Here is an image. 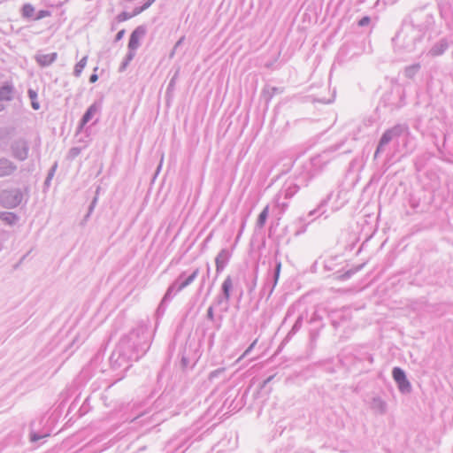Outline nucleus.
Masks as SVG:
<instances>
[{
    "label": "nucleus",
    "mask_w": 453,
    "mask_h": 453,
    "mask_svg": "<svg viewBox=\"0 0 453 453\" xmlns=\"http://www.w3.org/2000/svg\"><path fill=\"white\" fill-rule=\"evenodd\" d=\"M151 334L148 326L141 324L123 336L112 352L110 361L112 368L124 365L130 367L131 362L138 361L150 349Z\"/></svg>",
    "instance_id": "obj_1"
},
{
    "label": "nucleus",
    "mask_w": 453,
    "mask_h": 453,
    "mask_svg": "<svg viewBox=\"0 0 453 453\" xmlns=\"http://www.w3.org/2000/svg\"><path fill=\"white\" fill-rule=\"evenodd\" d=\"M313 177L314 173L310 170L300 173L297 177L298 183L286 184L279 192L278 196L291 199L299 191L301 187H308Z\"/></svg>",
    "instance_id": "obj_2"
},
{
    "label": "nucleus",
    "mask_w": 453,
    "mask_h": 453,
    "mask_svg": "<svg viewBox=\"0 0 453 453\" xmlns=\"http://www.w3.org/2000/svg\"><path fill=\"white\" fill-rule=\"evenodd\" d=\"M332 198V193L323 199L314 210L311 211L307 215L301 216L296 220V224L300 225V228L296 230V235L303 234L306 231V226L314 220V216H321L325 213V207Z\"/></svg>",
    "instance_id": "obj_3"
},
{
    "label": "nucleus",
    "mask_w": 453,
    "mask_h": 453,
    "mask_svg": "<svg viewBox=\"0 0 453 453\" xmlns=\"http://www.w3.org/2000/svg\"><path fill=\"white\" fill-rule=\"evenodd\" d=\"M332 198V193L323 199L314 210L311 211L307 215L301 216L296 220V224L300 225V228L296 230V235L303 234L306 231V226L314 220V216H321L325 213V207Z\"/></svg>",
    "instance_id": "obj_4"
},
{
    "label": "nucleus",
    "mask_w": 453,
    "mask_h": 453,
    "mask_svg": "<svg viewBox=\"0 0 453 453\" xmlns=\"http://www.w3.org/2000/svg\"><path fill=\"white\" fill-rule=\"evenodd\" d=\"M198 274L199 268H196L188 276H186V272L180 273V275L167 288V297L165 299H168L171 295H176L189 286L191 283H193V281L197 278Z\"/></svg>",
    "instance_id": "obj_5"
},
{
    "label": "nucleus",
    "mask_w": 453,
    "mask_h": 453,
    "mask_svg": "<svg viewBox=\"0 0 453 453\" xmlns=\"http://www.w3.org/2000/svg\"><path fill=\"white\" fill-rule=\"evenodd\" d=\"M23 199V193L19 188L3 190L0 193V203L7 209L18 207Z\"/></svg>",
    "instance_id": "obj_6"
},
{
    "label": "nucleus",
    "mask_w": 453,
    "mask_h": 453,
    "mask_svg": "<svg viewBox=\"0 0 453 453\" xmlns=\"http://www.w3.org/2000/svg\"><path fill=\"white\" fill-rule=\"evenodd\" d=\"M29 149L28 141L21 137L13 140L10 145L12 156L19 161H25L28 157Z\"/></svg>",
    "instance_id": "obj_7"
},
{
    "label": "nucleus",
    "mask_w": 453,
    "mask_h": 453,
    "mask_svg": "<svg viewBox=\"0 0 453 453\" xmlns=\"http://www.w3.org/2000/svg\"><path fill=\"white\" fill-rule=\"evenodd\" d=\"M392 377L402 394L405 395L411 392V384L407 379L405 372L401 367L395 366L393 368Z\"/></svg>",
    "instance_id": "obj_8"
},
{
    "label": "nucleus",
    "mask_w": 453,
    "mask_h": 453,
    "mask_svg": "<svg viewBox=\"0 0 453 453\" xmlns=\"http://www.w3.org/2000/svg\"><path fill=\"white\" fill-rule=\"evenodd\" d=\"M103 105V98H99L96 100L85 111L83 116L81 117L80 123L77 127V133L81 132L85 126L92 119L94 115L99 112L102 109Z\"/></svg>",
    "instance_id": "obj_9"
},
{
    "label": "nucleus",
    "mask_w": 453,
    "mask_h": 453,
    "mask_svg": "<svg viewBox=\"0 0 453 453\" xmlns=\"http://www.w3.org/2000/svg\"><path fill=\"white\" fill-rule=\"evenodd\" d=\"M147 28L144 25L138 26L130 35L128 50H136L140 46V40L145 36Z\"/></svg>",
    "instance_id": "obj_10"
},
{
    "label": "nucleus",
    "mask_w": 453,
    "mask_h": 453,
    "mask_svg": "<svg viewBox=\"0 0 453 453\" xmlns=\"http://www.w3.org/2000/svg\"><path fill=\"white\" fill-rule=\"evenodd\" d=\"M278 253H279V250H276L275 256H274L273 271L272 274L267 276L268 278H271V280H272V285L270 287V290H269L267 298H270V296L273 293V290H274L275 287L277 286V283H278V280L280 278V271H281V261L277 258Z\"/></svg>",
    "instance_id": "obj_11"
},
{
    "label": "nucleus",
    "mask_w": 453,
    "mask_h": 453,
    "mask_svg": "<svg viewBox=\"0 0 453 453\" xmlns=\"http://www.w3.org/2000/svg\"><path fill=\"white\" fill-rule=\"evenodd\" d=\"M231 256V252L227 249H222L219 252L215 258L217 274H219L225 269L230 260Z\"/></svg>",
    "instance_id": "obj_12"
},
{
    "label": "nucleus",
    "mask_w": 453,
    "mask_h": 453,
    "mask_svg": "<svg viewBox=\"0 0 453 453\" xmlns=\"http://www.w3.org/2000/svg\"><path fill=\"white\" fill-rule=\"evenodd\" d=\"M18 169L15 163L6 157L0 158V178L11 176Z\"/></svg>",
    "instance_id": "obj_13"
},
{
    "label": "nucleus",
    "mask_w": 453,
    "mask_h": 453,
    "mask_svg": "<svg viewBox=\"0 0 453 453\" xmlns=\"http://www.w3.org/2000/svg\"><path fill=\"white\" fill-rule=\"evenodd\" d=\"M389 134L392 135V138L397 140L399 137L403 135H409L410 128L409 126L405 123L403 124H396L391 128L387 129Z\"/></svg>",
    "instance_id": "obj_14"
},
{
    "label": "nucleus",
    "mask_w": 453,
    "mask_h": 453,
    "mask_svg": "<svg viewBox=\"0 0 453 453\" xmlns=\"http://www.w3.org/2000/svg\"><path fill=\"white\" fill-rule=\"evenodd\" d=\"M304 318L305 316L303 313L297 317L292 328L289 330L288 334L283 339L281 345L287 344L292 339V337L301 329L303 324Z\"/></svg>",
    "instance_id": "obj_15"
},
{
    "label": "nucleus",
    "mask_w": 453,
    "mask_h": 453,
    "mask_svg": "<svg viewBox=\"0 0 453 453\" xmlns=\"http://www.w3.org/2000/svg\"><path fill=\"white\" fill-rule=\"evenodd\" d=\"M13 87H0V111L4 109V104L13 98Z\"/></svg>",
    "instance_id": "obj_16"
},
{
    "label": "nucleus",
    "mask_w": 453,
    "mask_h": 453,
    "mask_svg": "<svg viewBox=\"0 0 453 453\" xmlns=\"http://www.w3.org/2000/svg\"><path fill=\"white\" fill-rule=\"evenodd\" d=\"M392 141H394V139L392 138V135L389 134V132L388 130H386L382 134V135L378 142L376 150L374 152V158H376L381 152H383L385 146L388 145Z\"/></svg>",
    "instance_id": "obj_17"
},
{
    "label": "nucleus",
    "mask_w": 453,
    "mask_h": 453,
    "mask_svg": "<svg viewBox=\"0 0 453 453\" xmlns=\"http://www.w3.org/2000/svg\"><path fill=\"white\" fill-rule=\"evenodd\" d=\"M449 44L446 39H441L436 42L429 50L428 54L432 57L442 55L448 49Z\"/></svg>",
    "instance_id": "obj_18"
},
{
    "label": "nucleus",
    "mask_w": 453,
    "mask_h": 453,
    "mask_svg": "<svg viewBox=\"0 0 453 453\" xmlns=\"http://www.w3.org/2000/svg\"><path fill=\"white\" fill-rule=\"evenodd\" d=\"M371 408L375 413L383 415L387 411V403L380 397L376 396L372 400Z\"/></svg>",
    "instance_id": "obj_19"
},
{
    "label": "nucleus",
    "mask_w": 453,
    "mask_h": 453,
    "mask_svg": "<svg viewBox=\"0 0 453 453\" xmlns=\"http://www.w3.org/2000/svg\"><path fill=\"white\" fill-rule=\"evenodd\" d=\"M364 266H365V264H362V265H357V266L346 271L344 273H336L334 274V279L341 280V281L347 280L350 279L355 273H357V272L362 270Z\"/></svg>",
    "instance_id": "obj_20"
},
{
    "label": "nucleus",
    "mask_w": 453,
    "mask_h": 453,
    "mask_svg": "<svg viewBox=\"0 0 453 453\" xmlns=\"http://www.w3.org/2000/svg\"><path fill=\"white\" fill-rule=\"evenodd\" d=\"M326 90L328 92V96L317 95L314 96L313 101L322 103V104H331L334 101L336 96V89H330V87H325Z\"/></svg>",
    "instance_id": "obj_21"
},
{
    "label": "nucleus",
    "mask_w": 453,
    "mask_h": 453,
    "mask_svg": "<svg viewBox=\"0 0 453 453\" xmlns=\"http://www.w3.org/2000/svg\"><path fill=\"white\" fill-rule=\"evenodd\" d=\"M57 57L58 54L56 52H52L50 54H42L36 56V61L42 66H48L57 59Z\"/></svg>",
    "instance_id": "obj_22"
},
{
    "label": "nucleus",
    "mask_w": 453,
    "mask_h": 453,
    "mask_svg": "<svg viewBox=\"0 0 453 453\" xmlns=\"http://www.w3.org/2000/svg\"><path fill=\"white\" fill-rule=\"evenodd\" d=\"M0 219L6 225L14 226L19 221V217L14 212L0 211Z\"/></svg>",
    "instance_id": "obj_23"
},
{
    "label": "nucleus",
    "mask_w": 453,
    "mask_h": 453,
    "mask_svg": "<svg viewBox=\"0 0 453 453\" xmlns=\"http://www.w3.org/2000/svg\"><path fill=\"white\" fill-rule=\"evenodd\" d=\"M233 288V280H232V278L231 276H227L222 285H221V288H220V295L223 296V297L225 298H229L231 297V290Z\"/></svg>",
    "instance_id": "obj_24"
},
{
    "label": "nucleus",
    "mask_w": 453,
    "mask_h": 453,
    "mask_svg": "<svg viewBox=\"0 0 453 453\" xmlns=\"http://www.w3.org/2000/svg\"><path fill=\"white\" fill-rule=\"evenodd\" d=\"M396 95L398 97H399V100L397 102H395V101H391L389 98L388 99L389 101V104L392 105V106H395V107H402L403 104H404V102H403V99H404V91L403 89L400 88V87H396L395 89H391V92H390V96L392 95Z\"/></svg>",
    "instance_id": "obj_25"
},
{
    "label": "nucleus",
    "mask_w": 453,
    "mask_h": 453,
    "mask_svg": "<svg viewBox=\"0 0 453 453\" xmlns=\"http://www.w3.org/2000/svg\"><path fill=\"white\" fill-rule=\"evenodd\" d=\"M277 92H282V90L279 87H264L260 96L267 104Z\"/></svg>",
    "instance_id": "obj_26"
},
{
    "label": "nucleus",
    "mask_w": 453,
    "mask_h": 453,
    "mask_svg": "<svg viewBox=\"0 0 453 453\" xmlns=\"http://www.w3.org/2000/svg\"><path fill=\"white\" fill-rule=\"evenodd\" d=\"M269 214V206L266 205L259 213L256 226L257 228H263L265 225Z\"/></svg>",
    "instance_id": "obj_27"
},
{
    "label": "nucleus",
    "mask_w": 453,
    "mask_h": 453,
    "mask_svg": "<svg viewBox=\"0 0 453 453\" xmlns=\"http://www.w3.org/2000/svg\"><path fill=\"white\" fill-rule=\"evenodd\" d=\"M229 301L230 299L229 298H225L223 297L222 295H218L215 299H214V304L217 305V306H221V311L223 312H226L228 310V307H229Z\"/></svg>",
    "instance_id": "obj_28"
},
{
    "label": "nucleus",
    "mask_w": 453,
    "mask_h": 453,
    "mask_svg": "<svg viewBox=\"0 0 453 453\" xmlns=\"http://www.w3.org/2000/svg\"><path fill=\"white\" fill-rule=\"evenodd\" d=\"M166 297H167V291H165V293L157 309V314L158 316H162L165 313V311L166 310L167 303L173 299V296L171 295L168 299H165Z\"/></svg>",
    "instance_id": "obj_29"
},
{
    "label": "nucleus",
    "mask_w": 453,
    "mask_h": 453,
    "mask_svg": "<svg viewBox=\"0 0 453 453\" xmlns=\"http://www.w3.org/2000/svg\"><path fill=\"white\" fill-rule=\"evenodd\" d=\"M419 69H420V65L419 64L411 65L407 66L405 68L404 74H405L406 77L411 79V78H413L418 73Z\"/></svg>",
    "instance_id": "obj_30"
},
{
    "label": "nucleus",
    "mask_w": 453,
    "mask_h": 453,
    "mask_svg": "<svg viewBox=\"0 0 453 453\" xmlns=\"http://www.w3.org/2000/svg\"><path fill=\"white\" fill-rule=\"evenodd\" d=\"M28 96L31 100V106L34 110L40 109V104L37 101V91L32 88L28 89Z\"/></svg>",
    "instance_id": "obj_31"
},
{
    "label": "nucleus",
    "mask_w": 453,
    "mask_h": 453,
    "mask_svg": "<svg viewBox=\"0 0 453 453\" xmlns=\"http://www.w3.org/2000/svg\"><path fill=\"white\" fill-rule=\"evenodd\" d=\"M337 257H330L329 258L324 261V269L325 271H333L336 266Z\"/></svg>",
    "instance_id": "obj_32"
},
{
    "label": "nucleus",
    "mask_w": 453,
    "mask_h": 453,
    "mask_svg": "<svg viewBox=\"0 0 453 453\" xmlns=\"http://www.w3.org/2000/svg\"><path fill=\"white\" fill-rule=\"evenodd\" d=\"M414 34H417L415 27L411 25L407 26L399 32V34L397 35V38H405V36L411 35Z\"/></svg>",
    "instance_id": "obj_33"
},
{
    "label": "nucleus",
    "mask_w": 453,
    "mask_h": 453,
    "mask_svg": "<svg viewBox=\"0 0 453 453\" xmlns=\"http://www.w3.org/2000/svg\"><path fill=\"white\" fill-rule=\"evenodd\" d=\"M87 57H83L76 65L74 67L73 74L75 76H80L82 70L84 69L86 64H87Z\"/></svg>",
    "instance_id": "obj_34"
},
{
    "label": "nucleus",
    "mask_w": 453,
    "mask_h": 453,
    "mask_svg": "<svg viewBox=\"0 0 453 453\" xmlns=\"http://www.w3.org/2000/svg\"><path fill=\"white\" fill-rule=\"evenodd\" d=\"M35 13V8L30 4H26L22 7V15L25 18H32Z\"/></svg>",
    "instance_id": "obj_35"
},
{
    "label": "nucleus",
    "mask_w": 453,
    "mask_h": 453,
    "mask_svg": "<svg viewBox=\"0 0 453 453\" xmlns=\"http://www.w3.org/2000/svg\"><path fill=\"white\" fill-rule=\"evenodd\" d=\"M135 56V51L134 50H128V52L124 59V61L122 62L121 65H120V70H124L127 68V66L128 65V64L130 63V61L133 60V58H134Z\"/></svg>",
    "instance_id": "obj_36"
},
{
    "label": "nucleus",
    "mask_w": 453,
    "mask_h": 453,
    "mask_svg": "<svg viewBox=\"0 0 453 453\" xmlns=\"http://www.w3.org/2000/svg\"><path fill=\"white\" fill-rule=\"evenodd\" d=\"M50 434L48 433H39V432H35V431H32L30 433V441L32 442H37L39 441L41 439H43V438H46L48 437Z\"/></svg>",
    "instance_id": "obj_37"
},
{
    "label": "nucleus",
    "mask_w": 453,
    "mask_h": 453,
    "mask_svg": "<svg viewBox=\"0 0 453 453\" xmlns=\"http://www.w3.org/2000/svg\"><path fill=\"white\" fill-rule=\"evenodd\" d=\"M271 285H272V280H271V278L267 277V279L261 289V292H260L261 296H264L265 295H266V297L268 296V293H269Z\"/></svg>",
    "instance_id": "obj_38"
},
{
    "label": "nucleus",
    "mask_w": 453,
    "mask_h": 453,
    "mask_svg": "<svg viewBox=\"0 0 453 453\" xmlns=\"http://www.w3.org/2000/svg\"><path fill=\"white\" fill-rule=\"evenodd\" d=\"M190 359L185 355V353L182 354L181 359H180V365L182 369H186L189 366Z\"/></svg>",
    "instance_id": "obj_39"
},
{
    "label": "nucleus",
    "mask_w": 453,
    "mask_h": 453,
    "mask_svg": "<svg viewBox=\"0 0 453 453\" xmlns=\"http://www.w3.org/2000/svg\"><path fill=\"white\" fill-rule=\"evenodd\" d=\"M132 17H133L132 14L126 12H122L121 13H119L118 15L117 19L119 22H122V21L131 19Z\"/></svg>",
    "instance_id": "obj_40"
},
{
    "label": "nucleus",
    "mask_w": 453,
    "mask_h": 453,
    "mask_svg": "<svg viewBox=\"0 0 453 453\" xmlns=\"http://www.w3.org/2000/svg\"><path fill=\"white\" fill-rule=\"evenodd\" d=\"M80 153H81V149L77 148V147H73V148L70 149V150H69V157L72 158H74L77 156H79Z\"/></svg>",
    "instance_id": "obj_41"
},
{
    "label": "nucleus",
    "mask_w": 453,
    "mask_h": 453,
    "mask_svg": "<svg viewBox=\"0 0 453 453\" xmlns=\"http://www.w3.org/2000/svg\"><path fill=\"white\" fill-rule=\"evenodd\" d=\"M58 168V163L55 162L54 165L50 168L49 172H48V174H47V177L48 179H52L55 173H56V170Z\"/></svg>",
    "instance_id": "obj_42"
},
{
    "label": "nucleus",
    "mask_w": 453,
    "mask_h": 453,
    "mask_svg": "<svg viewBox=\"0 0 453 453\" xmlns=\"http://www.w3.org/2000/svg\"><path fill=\"white\" fill-rule=\"evenodd\" d=\"M206 318H207V319H209L211 321L214 320V309H213L212 305H211L207 309Z\"/></svg>",
    "instance_id": "obj_43"
},
{
    "label": "nucleus",
    "mask_w": 453,
    "mask_h": 453,
    "mask_svg": "<svg viewBox=\"0 0 453 453\" xmlns=\"http://www.w3.org/2000/svg\"><path fill=\"white\" fill-rule=\"evenodd\" d=\"M370 17L365 16L358 21V26L365 27L370 23Z\"/></svg>",
    "instance_id": "obj_44"
},
{
    "label": "nucleus",
    "mask_w": 453,
    "mask_h": 453,
    "mask_svg": "<svg viewBox=\"0 0 453 453\" xmlns=\"http://www.w3.org/2000/svg\"><path fill=\"white\" fill-rule=\"evenodd\" d=\"M257 342V339H256L247 349L246 350L243 352L242 354V357H246L249 355V353L254 349V347L256 346Z\"/></svg>",
    "instance_id": "obj_45"
},
{
    "label": "nucleus",
    "mask_w": 453,
    "mask_h": 453,
    "mask_svg": "<svg viewBox=\"0 0 453 453\" xmlns=\"http://www.w3.org/2000/svg\"><path fill=\"white\" fill-rule=\"evenodd\" d=\"M295 312V308L294 306H290L288 307L287 312H286V316L284 318V320H283V323H285V321L289 318L291 317Z\"/></svg>",
    "instance_id": "obj_46"
},
{
    "label": "nucleus",
    "mask_w": 453,
    "mask_h": 453,
    "mask_svg": "<svg viewBox=\"0 0 453 453\" xmlns=\"http://www.w3.org/2000/svg\"><path fill=\"white\" fill-rule=\"evenodd\" d=\"M274 378V375H272V376H269L268 378H266L260 385L259 388L260 389H263L264 388H265V386L270 383L273 379Z\"/></svg>",
    "instance_id": "obj_47"
},
{
    "label": "nucleus",
    "mask_w": 453,
    "mask_h": 453,
    "mask_svg": "<svg viewBox=\"0 0 453 453\" xmlns=\"http://www.w3.org/2000/svg\"><path fill=\"white\" fill-rule=\"evenodd\" d=\"M144 11H145V9L143 8V6H142H142H138V7H135V8L134 9L133 13H131V14H132V15H133V17H134V16H136V15H138V14L142 13V12H144Z\"/></svg>",
    "instance_id": "obj_48"
},
{
    "label": "nucleus",
    "mask_w": 453,
    "mask_h": 453,
    "mask_svg": "<svg viewBox=\"0 0 453 453\" xmlns=\"http://www.w3.org/2000/svg\"><path fill=\"white\" fill-rule=\"evenodd\" d=\"M124 35H125V29L119 31L115 36V42L120 41L123 38Z\"/></svg>",
    "instance_id": "obj_49"
},
{
    "label": "nucleus",
    "mask_w": 453,
    "mask_h": 453,
    "mask_svg": "<svg viewBox=\"0 0 453 453\" xmlns=\"http://www.w3.org/2000/svg\"><path fill=\"white\" fill-rule=\"evenodd\" d=\"M419 39H420V35H415V36L412 38V42H411V43H410V42H407V45H406V46H407V47H413V46H415L416 42H417L418 40H419Z\"/></svg>",
    "instance_id": "obj_50"
},
{
    "label": "nucleus",
    "mask_w": 453,
    "mask_h": 453,
    "mask_svg": "<svg viewBox=\"0 0 453 453\" xmlns=\"http://www.w3.org/2000/svg\"><path fill=\"white\" fill-rule=\"evenodd\" d=\"M96 202H97V197L95 196L88 207V214L91 213V211L94 210Z\"/></svg>",
    "instance_id": "obj_51"
},
{
    "label": "nucleus",
    "mask_w": 453,
    "mask_h": 453,
    "mask_svg": "<svg viewBox=\"0 0 453 453\" xmlns=\"http://www.w3.org/2000/svg\"><path fill=\"white\" fill-rule=\"evenodd\" d=\"M155 1H156V0H147V1L142 4L143 8H144L145 10H147L148 8H150V7L151 6V4H154V3H155Z\"/></svg>",
    "instance_id": "obj_52"
},
{
    "label": "nucleus",
    "mask_w": 453,
    "mask_h": 453,
    "mask_svg": "<svg viewBox=\"0 0 453 453\" xmlns=\"http://www.w3.org/2000/svg\"><path fill=\"white\" fill-rule=\"evenodd\" d=\"M98 79V76L96 73H92L89 77V82L90 83H95Z\"/></svg>",
    "instance_id": "obj_53"
},
{
    "label": "nucleus",
    "mask_w": 453,
    "mask_h": 453,
    "mask_svg": "<svg viewBox=\"0 0 453 453\" xmlns=\"http://www.w3.org/2000/svg\"><path fill=\"white\" fill-rule=\"evenodd\" d=\"M221 372V370L218 369V370H215V371H212L211 373H210V376L209 378L210 379H212L216 376H218V374Z\"/></svg>",
    "instance_id": "obj_54"
},
{
    "label": "nucleus",
    "mask_w": 453,
    "mask_h": 453,
    "mask_svg": "<svg viewBox=\"0 0 453 453\" xmlns=\"http://www.w3.org/2000/svg\"><path fill=\"white\" fill-rule=\"evenodd\" d=\"M278 199H280V197ZM277 204H278V206L281 207L283 210H285L288 207L287 203H280V200H277Z\"/></svg>",
    "instance_id": "obj_55"
},
{
    "label": "nucleus",
    "mask_w": 453,
    "mask_h": 453,
    "mask_svg": "<svg viewBox=\"0 0 453 453\" xmlns=\"http://www.w3.org/2000/svg\"><path fill=\"white\" fill-rule=\"evenodd\" d=\"M183 41H184V36L180 37V38L179 39V41L175 43V45H174V50H175L176 48H178L180 45H181V44H182V42H183Z\"/></svg>",
    "instance_id": "obj_56"
},
{
    "label": "nucleus",
    "mask_w": 453,
    "mask_h": 453,
    "mask_svg": "<svg viewBox=\"0 0 453 453\" xmlns=\"http://www.w3.org/2000/svg\"><path fill=\"white\" fill-rule=\"evenodd\" d=\"M48 12H44V11H42L40 12V14L35 18V19H42V17H44Z\"/></svg>",
    "instance_id": "obj_57"
},
{
    "label": "nucleus",
    "mask_w": 453,
    "mask_h": 453,
    "mask_svg": "<svg viewBox=\"0 0 453 453\" xmlns=\"http://www.w3.org/2000/svg\"><path fill=\"white\" fill-rule=\"evenodd\" d=\"M51 180L52 179H48V177H46V179L44 180V185L45 186H50Z\"/></svg>",
    "instance_id": "obj_58"
},
{
    "label": "nucleus",
    "mask_w": 453,
    "mask_h": 453,
    "mask_svg": "<svg viewBox=\"0 0 453 453\" xmlns=\"http://www.w3.org/2000/svg\"><path fill=\"white\" fill-rule=\"evenodd\" d=\"M317 264H318V261H315L314 264L312 265V266H311L312 271H315V269H317Z\"/></svg>",
    "instance_id": "obj_59"
},
{
    "label": "nucleus",
    "mask_w": 453,
    "mask_h": 453,
    "mask_svg": "<svg viewBox=\"0 0 453 453\" xmlns=\"http://www.w3.org/2000/svg\"><path fill=\"white\" fill-rule=\"evenodd\" d=\"M173 88H174V87H168V88H167V92H166V93H167V95H168V94H170V93L173 91Z\"/></svg>",
    "instance_id": "obj_60"
},
{
    "label": "nucleus",
    "mask_w": 453,
    "mask_h": 453,
    "mask_svg": "<svg viewBox=\"0 0 453 453\" xmlns=\"http://www.w3.org/2000/svg\"><path fill=\"white\" fill-rule=\"evenodd\" d=\"M315 161H316V158H312V159H311V164H312L313 165H316Z\"/></svg>",
    "instance_id": "obj_61"
},
{
    "label": "nucleus",
    "mask_w": 453,
    "mask_h": 453,
    "mask_svg": "<svg viewBox=\"0 0 453 453\" xmlns=\"http://www.w3.org/2000/svg\"><path fill=\"white\" fill-rule=\"evenodd\" d=\"M173 82H174V79L173 78V79L171 80L170 83H169V86H172Z\"/></svg>",
    "instance_id": "obj_62"
},
{
    "label": "nucleus",
    "mask_w": 453,
    "mask_h": 453,
    "mask_svg": "<svg viewBox=\"0 0 453 453\" xmlns=\"http://www.w3.org/2000/svg\"><path fill=\"white\" fill-rule=\"evenodd\" d=\"M210 273V266L208 265L207 266V273Z\"/></svg>",
    "instance_id": "obj_63"
}]
</instances>
